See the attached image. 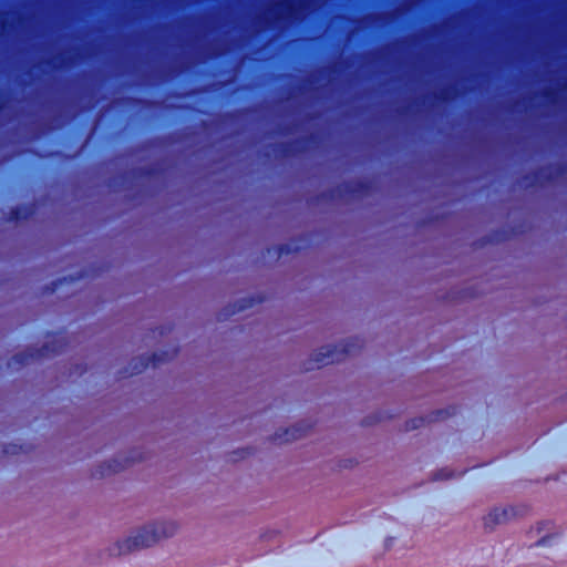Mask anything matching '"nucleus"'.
<instances>
[{
    "instance_id": "3",
    "label": "nucleus",
    "mask_w": 567,
    "mask_h": 567,
    "mask_svg": "<svg viewBox=\"0 0 567 567\" xmlns=\"http://www.w3.org/2000/svg\"><path fill=\"white\" fill-rule=\"evenodd\" d=\"M143 455L140 452H132L130 455H117L113 458L106 460L94 467L93 476L104 477L118 473L134 463L141 462Z\"/></svg>"
},
{
    "instance_id": "7",
    "label": "nucleus",
    "mask_w": 567,
    "mask_h": 567,
    "mask_svg": "<svg viewBox=\"0 0 567 567\" xmlns=\"http://www.w3.org/2000/svg\"><path fill=\"white\" fill-rule=\"evenodd\" d=\"M463 473L464 472L456 474L454 471H452L450 468H442L439 472H436L435 480H449V478L460 477Z\"/></svg>"
},
{
    "instance_id": "6",
    "label": "nucleus",
    "mask_w": 567,
    "mask_h": 567,
    "mask_svg": "<svg viewBox=\"0 0 567 567\" xmlns=\"http://www.w3.org/2000/svg\"><path fill=\"white\" fill-rule=\"evenodd\" d=\"M305 435V431L301 430L300 426H292L291 429L286 430L285 432V441L297 440Z\"/></svg>"
},
{
    "instance_id": "5",
    "label": "nucleus",
    "mask_w": 567,
    "mask_h": 567,
    "mask_svg": "<svg viewBox=\"0 0 567 567\" xmlns=\"http://www.w3.org/2000/svg\"><path fill=\"white\" fill-rule=\"evenodd\" d=\"M351 350L348 346H344L342 350H338L337 347H322L319 351L313 354L312 360L317 364L318 368L327 364H331L334 362L341 361L346 354L350 353Z\"/></svg>"
},
{
    "instance_id": "10",
    "label": "nucleus",
    "mask_w": 567,
    "mask_h": 567,
    "mask_svg": "<svg viewBox=\"0 0 567 567\" xmlns=\"http://www.w3.org/2000/svg\"><path fill=\"white\" fill-rule=\"evenodd\" d=\"M43 350H44V353H42L41 355H48L49 353H51V352H54V351H55V349L49 350V349H48V343H45V344L43 346Z\"/></svg>"
},
{
    "instance_id": "9",
    "label": "nucleus",
    "mask_w": 567,
    "mask_h": 567,
    "mask_svg": "<svg viewBox=\"0 0 567 567\" xmlns=\"http://www.w3.org/2000/svg\"><path fill=\"white\" fill-rule=\"evenodd\" d=\"M551 539V536L550 535H545L543 537H540L536 543L535 545L536 546H546L549 540Z\"/></svg>"
},
{
    "instance_id": "4",
    "label": "nucleus",
    "mask_w": 567,
    "mask_h": 567,
    "mask_svg": "<svg viewBox=\"0 0 567 567\" xmlns=\"http://www.w3.org/2000/svg\"><path fill=\"white\" fill-rule=\"evenodd\" d=\"M524 512L525 507L523 506L495 507L484 518V524L487 528H493L497 524L506 523L513 517L523 515Z\"/></svg>"
},
{
    "instance_id": "11",
    "label": "nucleus",
    "mask_w": 567,
    "mask_h": 567,
    "mask_svg": "<svg viewBox=\"0 0 567 567\" xmlns=\"http://www.w3.org/2000/svg\"><path fill=\"white\" fill-rule=\"evenodd\" d=\"M424 420L423 419H420V420H415L413 421V424L411 425L412 429H415L419 426V424H423Z\"/></svg>"
},
{
    "instance_id": "2",
    "label": "nucleus",
    "mask_w": 567,
    "mask_h": 567,
    "mask_svg": "<svg viewBox=\"0 0 567 567\" xmlns=\"http://www.w3.org/2000/svg\"><path fill=\"white\" fill-rule=\"evenodd\" d=\"M311 0H281L257 17L262 28H271L284 19H292L310 8Z\"/></svg>"
},
{
    "instance_id": "8",
    "label": "nucleus",
    "mask_w": 567,
    "mask_h": 567,
    "mask_svg": "<svg viewBox=\"0 0 567 567\" xmlns=\"http://www.w3.org/2000/svg\"><path fill=\"white\" fill-rule=\"evenodd\" d=\"M553 524L550 522H543L537 527V534H540L543 530H550Z\"/></svg>"
},
{
    "instance_id": "1",
    "label": "nucleus",
    "mask_w": 567,
    "mask_h": 567,
    "mask_svg": "<svg viewBox=\"0 0 567 567\" xmlns=\"http://www.w3.org/2000/svg\"><path fill=\"white\" fill-rule=\"evenodd\" d=\"M174 523L154 520L132 529L117 539L110 548L114 556H125L155 546L161 540L173 536Z\"/></svg>"
}]
</instances>
